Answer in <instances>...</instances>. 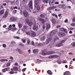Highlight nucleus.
I'll use <instances>...</instances> for the list:
<instances>
[{"instance_id":"f257e3e1","label":"nucleus","mask_w":75,"mask_h":75,"mask_svg":"<svg viewBox=\"0 0 75 75\" xmlns=\"http://www.w3.org/2000/svg\"><path fill=\"white\" fill-rule=\"evenodd\" d=\"M40 1L39 0H35V8H37V10H40V7L38 4V3Z\"/></svg>"},{"instance_id":"f03ea898","label":"nucleus","mask_w":75,"mask_h":75,"mask_svg":"<svg viewBox=\"0 0 75 75\" xmlns=\"http://www.w3.org/2000/svg\"><path fill=\"white\" fill-rule=\"evenodd\" d=\"M23 13L25 17H26V18H28V17H29V15L26 11H23Z\"/></svg>"},{"instance_id":"7ed1b4c3","label":"nucleus","mask_w":75,"mask_h":75,"mask_svg":"<svg viewBox=\"0 0 75 75\" xmlns=\"http://www.w3.org/2000/svg\"><path fill=\"white\" fill-rule=\"evenodd\" d=\"M58 35L59 37H64L65 35V33L63 32H59L58 33Z\"/></svg>"},{"instance_id":"20e7f679","label":"nucleus","mask_w":75,"mask_h":75,"mask_svg":"<svg viewBox=\"0 0 75 75\" xmlns=\"http://www.w3.org/2000/svg\"><path fill=\"white\" fill-rule=\"evenodd\" d=\"M52 40V38H48L47 39V40L45 42L46 44H48L49 42H50Z\"/></svg>"},{"instance_id":"39448f33","label":"nucleus","mask_w":75,"mask_h":75,"mask_svg":"<svg viewBox=\"0 0 75 75\" xmlns=\"http://www.w3.org/2000/svg\"><path fill=\"white\" fill-rule=\"evenodd\" d=\"M59 56L58 55H50L49 56L48 58H58V57H59Z\"/></svg>"},{"instance_id":"423d86ee","label":"nucleus","mask_w":75,"mask_h":75,"mask_svg":"<svg viewBox=\"0 0 75 75\" xmlns=\"http://www.w3.org/2000/svg\"><path fill=\"white\" fill-rule=\"evenodd\" d=\"M36 35V34H35V32L33 31L32 30L30 31V36L32 37H35Z\"/></svg>"},{"instance_id":"0eeeda50","label":"nucleus","mask_w":75,"mask_h":75,"mask_svg":"<svg viewBox=\"0 0 75 75\" xmlns=\"http://www.w3.org/2000/svg\"><path fill=\"white\" fill-rule=\"evenodd\" d=\"M56 33V31L55 30H52L50 33L49 35H51V36H53L54 35L55 33Z\"/></svg>"},{"instance_id":"6e6552de","label":"nucleus","mask_w":75,"mask_h":75,"mask_svg":"<svg viewBox=\"0 0 75 75\" xmlns=\"http://www.w3.org/2000/svg\"><path fill=\"white\" fill-rule=\"evenodd\" d=\"M64 45L63 43L61 42H60L59 43V44H57L56 45V47H61V46H62Z\"/></svg>"},{"instance_id":"1a4fd4ad","label":"nucleus","mask_w":75,"mask_h":75,"mask_svg":"<svg viewBox=\"0 0 75 75\" xmlns=\"http://www.w3.org/2000/svg\"><path fill=\"white\" fill-rule=\"evenodd\" d=\"M29 7L31 9L33 8V2L32 1H30L29 4Z\"/></svg>"},{"instance_id":"9d476101","label":"nucleus","mask_w":75,"mask_h":75,"mask_svg":"<svg viewBox=\"0 0 75 75\" xmlns=\"http://www.w3.org/2000/svg\"><path fill=\"white\" fill-rule=\"evenodd\" d=\"M42 54L43 55H48V52L45 51V50H43L42 52Z\"/></svg>"},{"instance_id":"9b49d317","label":"nucleus","mask_w":75,"mask_h":75,"mask_svg":"<svg viewBox=\"0 0 75 75\" xmlns=\"http://www.w3.org/2000/svg\"><path fill=\"white\" fill-rule=\"evenodd\" d=\"M8 11H6L4 16H3L4 18H6L8 16Z\"/></svg>"},{"instance_id":"f8f14e48","label":"nucleus","mask_w":75,"mask_h":75,"mask_svg":"<svg viewBox=\"0 0 75 75\" xmlns=\"http://www.w3.org/2000/svg\"><path fill=\"white\" fill-rule=\"evenodd\" d=\"M39 21H41L42 22V23L43 24H44V23H45V21L42 18H40Z\"/></svg>"},{"instance_id":"ddd939ff","label":"nucleus","mask_w":75,"mask_h":75,"mask_svg":"<svg viewBox=\"0 0 75 75\" xmlns=\"http://www.w3.org/2000/svg\"><path fill=\"white\" fill-rule=\"evenodd\" d=\"M26 45H29L31 44V42L29 40H27L26 43H25Z\"/></svg>"},{"instance_id":"4468645a","label":"nucleus","mask_w":75,"mask_h":75,"mask_svg":"<svg viewBox=\"0 0 75 75\" xmlns=\"http://www.w3.org/2000/svg\"><path fill=\"white\" fill-rule=\"evenodd\" d=\"M16 51H18V52L19 54H22V53H23V52H22V51L20 49L17 48L16 50Z\"/></svg>"},{"instance_id":"2eb2a0df","label":"nucleus","mask_w":75,"mask_h":75,"mask_svg":"<svg viewBox=\"0 0 75 75\" xmlns=\"http://www.w3.org/2000/svg\"><path fill=\"white\" fill-rule=\"evenodd\" d=\"M11 71H17L18 70V68L16 67H13V69L11 68Z\"/></svg>"},{"instance_id":"dca6fc26","label":"nucleus","mask_w":75,"mask_h":75,"mask_svg":"<svg viewBox=\"0 0 75 75\" xmlns=\"http://www.w3.org/2000/svg\"><path fill=\"white\" fill-rule=\"evenodd\" d=\"M46 29L48 30V28H50V27H51L50 24L49 23H47Z\"/></svg>"},{"instance_id":"f3484780","label":"nucleus","mask_w":75,"mask_h":75,"mask_svg":"<svg viewBox=\"0 0 75 75\" xmlns=\"http://www.w3.org/2000/svg\"><path fill=\"white\" fill-rule=\"evenodd\" d=\"M33 29L34 30H35V31H37L38 29V26H34Z\"/></svg>"},{"instance_id":"a211bd4d","label":"nucleus","mask_w":75,"mask_h":75,"mask_svg":"<svg viewBox=\"0 0 75 75\" xmlns=\"http://www.w3.org/2000/svg\"><path fill=\"white\" fill-rule=\"evenodd\" d=\"M11 30H12V31L14 32V31H15L17 30V29L16 28H11Z\"/></svg>"},{"instance_id":"6ab92c4d","label":"nucleus","mask_w":75,"mask_h":75,"mask_svg":"<svg viewBox=\"0 0 75 75\" xmlns=\"http://www.w3.org/2000/svg\"><path fill=\"white\" fill-rule=\"evenodd\" d=\"M38 52V50L37 49H35L33 50V53H36Z\"/></svg>"},{"instance_id":"aec40b11","label":"nucleus","mask_w":75,"mask_h":75,"mask_svg":"<svg viewBox=\"0 0 75 75\" xmlns=\"http://www.w3.org/2000/svg\"><path fill=\"white\" fill-rule=\"evenodd\" d=\"M45 39V36H44L42 38H40V41H44Z\"/></svg>"},{"instance_id":"412c9836","label":"nucleus","mask_w":75,"mask_h":75,"mask_svg":"<svg viewBox=\"0 0 75 75\" xmlns=\"http://www.w3.org/2000/svg\"><path fill=\"white\" fill-rule=\"evenodd\" d=\"M8 60L7 59H1L0 60V61H1V62H4L5 61H8Z\"/></svg>"},{"instance_id":"4be33fe9","label":"nucleus","mask_w":75,"mask_h":75,"mask_svg":"<svg viewBox=\"0 0 75 75\" xmlns=\"http://www.w3.org/2000/svg\"><path fill=\"white\" fill-rule=\"evenodd\" d=\"M25 33L26 35H29L30 36L31 35V32L30 33L29 31L25 32Z\"/></svg>"},{"instance_id":"5701e85b","label":"nucleus","mask_w":75,"mask_h":75,"mask_svg":"<svg viewBox=\"0 0 75 75\" xmlns=\"http://www.w3.org/2000/svg\"><path fill=\"white\" fill-rule=\"evenodd\" d=\"M8 68H6L4 69H3L2 70V71L3 72H6L7 71H8Z\"/></svg>"},{"instance_id":"b1692460","label":"nucleus","mask_w":75,"mask_h":75,"mask_svg":"<svg viewBox=\"0 0 75 75\" xmlns=\"http://www.w3.org/2000/svg\"><path fill=\"white\" fill-rule=\"evenodd\" d=\"M11 21H16V19L14 17H12L11 18Z\"/></svg>"},{"instance_id":"393cba45","label":"nucleus","mask_w":75,"mask_h":75,"mask_svg":"<svg viewBox=\"0 0 75 75\" xmlns=\"http://www.w3.org/2000/svg\"><path fill=\"white\" fill-rule=\"evenodd\" d=\"M28 24L29 25V26H31L33 25V23L32 22H30L28 23Z\"/></svg>"},{"instance_id":"a878e982","label":"nucleus","mask_w":75,"mask_h":75,"mask_svg":"<svg viewBox=\"0 0 75 75\" xmlns=\"http://www.w3.org/2000/svg\"><path fill=\"white\" fill-rule=\"evenodd\" d=\"M47 73L48 74H49V75H52V72H51V70L47 71Z\"/></svg>"},{"instance_id":"bb28decb","label":"nucleus","mask_w":75,"mask_h":75,"mask_svg":"<svg viewBox=\"0 0 75 75\" xmlns=\"http://www.w3.org/2000/svg\"><path fill=\"white\" fill-rule=\"evenodd\" d=\"M54 54V52H53L49 51L47 52V55H50V54Z\"/></svg>"},{"instance_id":"cd10ccee","label":"nucleus","mask_w":75,"mask_h":75,"mask_svg":"<svg viewBox=\"0 0 75 75\" xmlns=\"http://www.w3.org/2000/svg\"><path fill=\"white\" fill-rule=\"evenodd\" d=\"M67 8V5L64 4H63V9H66Z\"/></svg>"},{"instance_id":"c85d7f7f","label":"nucleus","mask_w":75,"mask_h":75,"mask_svg":"<svg viewBox=\"0 0 75 75\" xmlns=\"http://www.w3.org/2000/svg\"><path fill=\"white\" fill-rule=\"evenodd\" d=\"M59 39V38H58V37L56 36L54 38L53 40H54V41H56V40H58Z\"/></svg>"},{"instance_id":"c756f323","label":"nucleus","mask_w":75,"mask_h":75,"mask_svg":"<svg viewBox=\"0 0 75 75\" xmlns=\"http://www.w3.org/2000/svg\"><path fill=\"white\" fill-rule=\"evenodd\" d=\"M50 2H49V3L50 5V6H52V4L53 3V1H51V0H50Z\"/></svg>"},{"instance_id":"7c9ffc66","label":"nucleus","mask_w":75,"mask_h":75,"mask_svg":"<svg viewBox=\"0 0 75 75\" xmlns=\"http://www.w3.org/2000/svg\"><path fill=\"white\" fill-rule=\"evenodd\" d=\"M25 22L27 23H29V19H26L25 20Z\"/></svg>"},{"instance_id":"2f4dec72","label":"nucleus","mask_w":75,"mask_h":75,"mask_svg":"<svg viewBox=\"0 0 75 75\" xmlns=\"http://www.w3.org/2000/svg\"><path fill=\"white\" fill-rule=\"evenodd\" d=\"M44 45L42 43H39L38 45H37V46H38V47H40V46H43Z\"/></svg>"},{"instance_id":"473e14b6","label":"nucleus","mask_w":75,"mask_h":75,"mask_svg":"<svg viewBox=\"0 0 75 75\" xmlns=\"http://www.w3.org/2000/svg\"><path fill=\"white\" fill-rule=\"evenodd\" d=\"M53 24H55L56 23V20L54 19H53L52 20Z\"/></svg>"},{"instance_id":"72a5a7b5","label":"nucleus","mask_w":75,"mask_h":75,"mask_svg":"<svg viewBox=\"0 0 75 75\" xmlns=\"http://www.w3.org/2000/svg\"><path fill=\"white\" fill-rule=\"evenodd\" d=\"M19 45H21L22 47H24V44H23L21 43H19Z\"/></svg>"},{"instance_id":"f704fd0d","label":"nucleus","mask_w":75,"mask_h":75,"mask_svg":"<svg viewBox=\"0 0 75 75\" xmlns=\"http://www.w3.org/2000/svg\"><path fill=\"white\" fill-rule=\"evenodd\" d=\"M71 45L72 47H75V42H73L71 44Z\"/></svg>"},{"instance_id":"c9c22d12","label":"nucleus","mask_w":75,"mask_h":75,"mask_svg":"<svg viewBox=\"0 0 75 75\" xmlns=\"http://www.w3.org/2000/svg\"><path fill=\"white\" fill-rule=\"evenodd\" d=\"M43 3H48V0H43Z\"/></svg>"},{"instance_id":"e433bc0d","label":"nucleus","mask_w":75,"mask_h":75,"mask_svg":"<svg viewBox=\"0 0 75 75\" xmlns=\"http://www.w3.org/2000/svg\"><path fill=\"white\" fill-rule=\"evenodd\" d=\"M21 40L23 43H25L26 42V39H21Z\"/></svg>"},{"instance_id":"4c0bfd02","label":"nucleus","mask_w":75,"mask_h":75,"mask_svg":"<svg viewBox=\"0 0 75 75\" xmlns=\"http://www.w3.org/2000/svg\"><path fill=\"white\" fill-rule=\"evenodd\" d=\"M11 27H12V25H9V27L8 28V30H11Z\"/></svg>"},{"instance_id":"58836bf2","label":"nucleus","mask_w":75,"mask_h":75,"mask_svg":"<svg viewBox=\"0 0 75 75\" xmlns=\"http://www.w3.org/2000/svg\"><path fill=\"white\" fill-rule=\"evenodd\" d=\"M40 17L42 18H44V17H45V16L42 15V14H41L40 15Z\"/></svg>"},{"instance_id":"ea45409f","label":"nucleus","mask_w":75,"mask_h":75,"mask_svg":"<svg viewBox=\"0 0 75 75\" xmlns=\"http://www.w3.org/2000/svg\"><path fill=\"white\" fill-rule=\"evenodd\" d=\"M59 7L60 8H63V5H60L59 6Z\"/></svg>"},{"instance_id":"a19ab883","label":"nucleus","mask_w":75,"mask_h":75,"mask_svg":"<svg viewBox=\"0 0 75 75\" xmlns=\"http://www.w3.org/2000/svg\"><path fill=\"white\" fill-rule=\"evenodd\" d=\"M18 26H19V28H21V27H22V26H23V25L21 24V23H18Z\"/></svg>"},{"instance_id":"79ce46f5","label":"nucleus","mask_w":75,"mask_h":75,"mask_svg":"<svg viewBox=\"0 0 75 75\" xmlns=\"http://www.w3.org/2000/svg\"><path fill=\"white\" fill-rule=\"evenodd\" d=\"M14 38H16V39H20V37L18 36H14L13 37Z\"/></svg>"},{"instance_id":"37998d69","label":"nucleus","mask_w":75,"mask_h":75,"mask_svg":"<svg viewBox=\"0 0 75 75\" xmlns=\"http://www.w3.org/2000/svg\"><path fill=\"white\" fill-rule=\"evenodd\" d=\"M69 29L70 30H71V31H73V30H74V28L70 27Z\"/></svg>"},{"instance_id":"c03bdc74","label":"nucleus","mask_w":75,"mask_h":75,"mask_svg":"<svg viewBox=\"0 0 75 75\" xmlns=\"http://www.w3.org/2000/svg\"><path fill=\"white\" fill-rule=\"evenodd\" d=\"M4 13V11L2 10L0 11V14H3Z\"/></svg>"},{"instance_id":"a18cd8bd","label":"nucleus","mask_w":75,"mask_h":75,"mask_svg":"<svg viewBox=\"0 0 75 75\" xmlns=\"http://www.w3.org/2000/svg\"><path fill=\"white\" fill-rule=\"evenodd\" d=\"M52 16H55L56 18H58V16H57V15H56L55 14H54V13L52 14Z\"/></svg>"},{"instance_id":"49530a36","label":"nucleus","mask_w":75,"mask_h":75,"mask_svg":"<svg viewBox=\"0 0 75 75\" xmlns=\"http://www.w3.org/2000/svg\"><path fill=\"white\" fill-rule=\"evenodd\" d=\"M67 40V39L66 38L64 40H63L61 42H62V43H64V42H65V41H66V40Z\"/></svg>"},{"instance_id":"de8ad7c7","label":"nucleus","mask_w":75,"mask_h":75,"mask_svg":"<svg viewBox=\"0 0 75 75\" xmlns=\"http://www.w3.org/2000/svg\"><path fill=\"white\" fill-rule=\"evenodd\" d=\"M71 26L72 27H75V23H72L71 24Z\"/></svg>"},{"instance_id":"09e8293b","label":"nucleus","mask_w":75,"mask_h":75,"mask_svg":"<svg viewBox=\"0 0 75 75\" xmlns=\"http://www.w3.org/2000/svg\"><path fill=\"white\" fill-rule=\"evenodd\" d=\"M11 43L12 44H16V42H15V41H12L11 42Z\"/></svg>"},{"instance_id":"8fccbe9b","label":"nucleus","mask_w":75,"mask_h":75,"mask_svg":"<svg viewBox=\"0 0 75 75\" xmlns=\"http://www.w3.org/2000/svg\"><path fill=\"white\" fill-rule=\"evenodd\" d=\"M60 31H64V28H60Z\"/></svg>"},{"instance_id":"3c124183","label":"nucleus","mask_w":75,"mask_h":75,"mask_svg":"<svg viewBox=\"0 0 75 75\" xmlns=\"http://www.w3.org/2000/svg\"><path fill=\"white\" fill-rule=\"evenodd\" d=\"M2 46L3 47H4V48H5L6 47V45L5 44H3L2 45Z\"/></svg>"},{"instance_id":"603ef678","label":"nucleus","mask_w":75,"mask_h":75,"mask_svg":"<svg viewBox=\"0 0 75 75\" xmlns=\"http://www.w3.org/2000/svg\"><path fill=\"white\" fill-rule=\"evenodd\" d=\"M23 28L24 29H26L27 28V27L26 25H24L23 26Z\"/></svg>"},{"instance_id":"864d4df0","label":"nucleus","mask_w":75,"mask_h":75,"mask_svg":"<svg viewBox=\"0 0 75 75\" xmlns=\"http://www.w3.org/2000/svg\"><path fill=\"white\" fill-rule=\"evenodd\" d=\"M10 65V63H8L7 64V67H9Z\"/></svg>"},{"instance_id":"5fc2aeb1","label":"nucleus","mask_w":75,"mask_h":75,"mask_svg":"<svg viewBox=\"0 0 75 75\" xmlns=\"http://www.w3.org/2000/svg\"><path fill=\"white\" fill-rule=\"evenodd\" d=\"M26 68H25L23 69L22 70V71L23 72H25V71H26Z\"/></svg>"},{"instance_id":"6e6d98bb","label":"nucleus","mask_w":75,"mask_h":75,"mask_svg":"<svg viewBox=\"0 0 75 75\" xmlns=\"http://www.w3.org/2000/svg\"><path fill=\"white\" fill-rule=\"evenodd\" d=\"M64 31L65 33H67V30L65 28H64Z\"/></svg>"},{"instance_id":"4d7b16f0","label":"nucleus","mask_w":75,"mask_h":75,"mask_svg":"<svg viewBox=\"0 0 75 75\" xmlns=\"http://www.w3.org/2000/svg\"><path fill=\"white\" fill-rule=\"evenodd\" d=\"M45 27H46L44 25H43L42 26V28L43 29H45Z\"/></svg>"},{"instance_id":"13d9d810","label":"nucleus","mask_w":75,"mask_h":75,"mask_svg":"<svg viewBox=\"0 0 75 75\" xmlns=\"http://www.w3.org/2000/svg\"><path fill=\"white\" fill-rule=\"evenodd\" d=\"M32 45H35V44H34V41H32Z\"/></svg>"},{"instance_id":"bf43d9fd","label":"nucleus","mask_w":75,"mask_h":75,"mask_svg":"<svg viewBox=\"0 0 75 75\" xmlns=\"http://www.w3.org/2000/svg\"><path fill=\"white\" fill-rule=\"evenodd\" d=\"M68 19H66V20L64 21V23H68Z\"/></svg>"},{"instance_id":"052dcab7","label":"nucleus","mask_w":75,"mask_h":75,"mask_svg":"<svg viewBox=\"0 0 75 75\" xmlns=\"http://www.w3.org/2000/svg\"><path fill=\"white\" fill-rule=\"evenodd\" d=\"M64 75H68V73L67 72H65L64 74Z\"/></svg>"},{"instance_id":"680f3d73","label":"nucleus","mask_w":75,"mask_h":75,"mask_svg":"<svg viewBox=\"0 0 75 75\" xmlns=\"http://www.w3.org/2000/svg\"><path fill=\"white\" fill-rule=\"evenodd\" d=\"M28 53H29V54H30V53H31V50L29 49L28 50Z\"/></svg>"},{"instance_id":"e2e57ef3","label":"nucleus","mask_w":75,"mask_h":75,"mask_svg":"<svg viewBox=\"0 0 75 75\" xmlns=\"http://www.w3.org/2000/svg\"><path fill=\"white\" fill-rule=\"evenodd\" d=\"M52 9H54L55 8H57V7L56 6H53L52 7Z\"/></svg>"},{"instance_id":"0e129e2a","label":"nucleus","mask_w":75,"mask_h":75,"mask_svg":"<svg viewBox=\"0 0 75 75\" xmlns=\"http://www.w3.org/2000/svg\"><path fill=\"white\" fill-rule=\"evenodd\" d=\"M52 7L49 8H48V10H52Z\"/></svg>"},{"instance_id":"69168bd1","label":"nucleus","mask_w":75,"mask_h":75,"mask_svg":"<svg viewBox=\"0 0 75 75\" xmlns=\"http://www.w3.org/2000/svg\"><path fill=\"white\" fill-rule=\"evenodd\" d=\"M10 74H14V71H12L10 72Z\"/></svg>"},{"instance_id":"338daca9","label":"nucleus","mask_w":75,"mask_h":75,"mask_svg":"<svg viewBox=\"0 0 75 75\" xmlns=\"http://www.w3.org/2000/svg\"><path fill=\"white\" fill-rule=\"evenodd\" d=\"M6 27H7V25H5L3 26V28H6Z\"/></svg>"},{"instance_id":"774afa93","label":"nucleus","mask_w":75,"mask_h":75,"mask_svg":"<svg viewBox=\"0 0 75 75\" xmlns=\"http://www.w3.org/2000/svg\"><path fill=\"white\" fill-rule=\"evenodd\" d=\"M73 21H75V17H74L73 18Z\"/></svg>"}]
</instances>
